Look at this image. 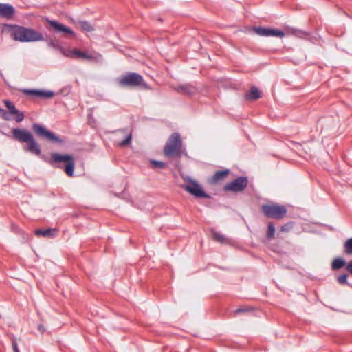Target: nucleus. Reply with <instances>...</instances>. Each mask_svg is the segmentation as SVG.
<instances>
[{"label": "nucleus", "mask_w": 352, "mask_h": 352, "mask_svg": "<svg viewBox=\"0 0 352 352\" xmlns=\"http://www.w3.org/2000/svg\"><path fill=\"white\" fill-rule=\"evenodd\" d=\"M12 39L22 43L35 42L44 40L43 34L32 28L13 25L10 29Z\"/></svg>", "instance_id": "f257e3e1"}, {"label": "nucleus", "mask_w": 352, "mask_h": 352, "mask_svg": "<svg viewBox=\"0 0 352 352\" xmlns=\"http://www.w3.org/2000/svg\"><path fill=\"white\" fill-rule=\"evenodd\" d=\"M13 138L22 143H27L25 151L37 156L41 155V149L39 144L36 141L32 134L27 129L14 128L12 131Z\"/></svg>", "instance_id": "f03ea898"}, {"label": "nucleus", "mask_w": 352, "mask_h": 352, "mask_svg": "<svg viewBox=\"0 0 352 352\" xmlns=\"http://www.w3.org/2000/svg\"><path fill=\"white\" fill-rule=\"evenodd\" d=\"M184 152L180 135L178 133H173L164 148V155L169 158H180Z\"/></svg>", "instance_id": "7ed1b4c3"}, {"label": "nucleus", "mask_w": 352, "mask_h": 352, "mask_svg": "<svg viewBox=\"0 0 352 352\" xmlns=\"http://www.w3.org/2000/svg\"><path fill=\"white\" fill-rule=\"evenodd\" d=\"M262 212L267 218L281 219L287 213L286 207L283 205L273 203L262 206Z\"/></svg>", "instance_id": "20e7f679"}, {"label": "nucleus", "mask_w": 352, "mask_h": 352, "mask_svg": "<svg viewBox=\"0 0 352 352\" xmlns=\"http://www.w3.org/2000/svg\"><path fill=\"white\" fill-rule=\"evenodd\" d=\"M64 162L65 164L64 170L65 173L72 177L74 175V160L73 156L69 155H60L57 153H53L51 155V161L50 163L54 166L55 163Z\"/></svg>", "instance_id": "39448f33"}, {"label": "nucleus", "mask_w": 352, "mask_h": 352, "mask_svg": "<svg viewBox=\"0 0 352 352\" xmlns=\"http://www.w3.org/2000/svg\"><path fill=\"white\" fill-rule=\"evenodd\" d=\"M184 179L188 182L187 185H183L182 188L186 192L197 198H210V195L204 192L202 186L191 177H187Z\"/></svg>", "instance_id": "423d86ee"}, {"label": "nucleus", "mask_w": 352, "mask_h": 352, "mask_svg": "<svg viewBox=\"0 0 352 352\" xmlns=\"http://www.w3.org/2000/svg\"><path fill=\"white\" fill-rule=\"evenodd\" d=\"M32 129L35 134L40 138L50 140L54 143H61L62 140L54 133L38 123H34Z\"/></svg>", "instance_id": "0eeeda50"}, {"label": "nucleus", "mask_w": 352, "mask_h": 352, "mask_svg": "<svg viewBox=\"0 0 352 352\" xmlns=\"http://www.w3.org/2000/svg\"><path fill=\"white\" fill-rule=\"evenodd\" d=\"M143 77L135 72L127 73L118 79L120 85L123 87H137L142 85Z\"/></svg>", "instance_id": "6e6552de"}, {"label": "nucleus", "mask_w": 352, "mask_h": 352, "mask_svg": "<svg viewBox=\"0 0 352 352\" xmlns=\"http://www.w3.org/2000/svg\"><path fill=\"white\" fill-rule=\"evenodd\" d=\"M248 184L247 177L241 176L237 177L233 182L228 183L223 188L225 191L239 192L243 191Z\"/></svg>", "instance_id": "1a4fd4ad"}, {"label": "nucleus", "mask_w": 352, "mask_h": 352, "mask_svg": "<svg viewBox=\"0 0 352 352\" xmlns=\"http://www.w3.org/2000/svg\"><path fill=\"white\" fill-rule=\"evenodd\" d=\"M20 91L28 96L41 99H49L55 95L54 92L51 90L21 89Z\"/></svg>", "instance_id": "9d476101"}, {"label": "nucleus", "mask_w": 352, "mask_h": 352, "mask_svg": "<svg viewBox=\"0 0 352 352\" xmlns=\"http://www.w3.org/2000/svg\"><path fill=\"white\" fill-rule=\"evenodd\" d=\"M47 21L51 28H52L56 32L63 33L65 35H71L72 36H75L74 32L71 28L65 26V25L60 23L56 21L48 20Z\"/></svg>", "instance_id": "9b49d317"}, {"label": "nucleus", "mask_w": 352, "mask_h": 352, "mask_svg": "<svg viewBox=\"0 0 352 352\" xmlns=\"http://www.w3.org/2000/svg\"><path fill=\"white\" fill-rule=\"evenodd\" d=\"M3 103H4L5 106L7 107V109H8V112L10 113V115L15 116V117L13 119L16 122H21L24 120L25 116H24L23 113L19 111L11 101H10L8 100H5L3 101Z\"/></svg>", "instance_id": "f8f14e48"}, {"label": "nucleus", "mask_w": 352, "mask_h": 352, "mask_svg": "<svg viewBox=\"0 0 352 352\" xmlns=\"http://www.w3.org/2000/svg\"><path fill=\"white\" fill-rule=\"evenodd\" d=\"M81 55L82 59L89 60L95 63H101L103 60L102 54L94 50L84 52Z\"/></svg>", "instance_id": "ddd939ff"}, {"label": "nucleus", "mask_w": 352, "mask_h": 352, "mask_svg": "<svg viewBox=\"0 0 352 352\" xmlns=\"http://www.w3.org/2000/svg\"><path fill=\"white\" fill-rule=\"evenodd\" d=\"M175 90L178 93L190 96L193 95L197 92L196 87L190 84L178 85L177 87H175Z\"/></svg>", "instance_id": "4468645a"}, {"label": "nucleus", "mask_w": 352, "mask_h": 352, "mask_svg": "<svg viewBox=\"0 0 352 352\" xmlns=\"http://www.w3.org/2000/svg\"><path fill=\"white\" fill-rule=\"evenodd\" d=\"M14 13V8L12 6L0 3V16L10 18Z\"/></svg>", "instance_id": "2eb2a0df"}, {"label": "nucleus", "mask_w": 352, "mask_h": 352, "mask_svg": "<svg viewBox=\"0 0 352 352\" xmlns=\"http://www.w3.org/2000/svg\"><path fill=\"white\" fill-rule=\"evenodd\" d=\"M57 233V230L55 228H49L46 230H36L35 234L37 236H42L46 238H52Z\"/></svg>", "instance_id": "dca6fc26"}, {"label": "nucleus", "mask_w": 352, "mask_h": 352, "mask_svg": "<svg viewBox=\"0 0 352 352\" xmlns=\"http://www.w3.org/2000/svg\"><path fill=\"white\" fill-rule=\"evenodd\" d=\"M245 96L247 100H254L258 99L261 96V93L256 87L254 86L245 94Z\"/></svg>", "instance_id": "f3484780"}, {"label": "nucleus", "mask_w": 352, "mask_h": 352, "mask_svg": "<svg viewBox=\"0 0 352 352\" xmlns=\"http://www.w3.org/2000/svg\"><path fill=\"white\" fill-rule=\"evenodd\" d=\"M124 135V139L118 143L120 146L124 147L131 144L132 140L131 133H128L126 129H122L119 131Z\"/></svg>", "instance_id": "a211bd4d"}, {"label": "nucleus", "mask_w": 352, "mask_h": 352, "mask_svg": "<svg viewBox=\"0 0 352 352\" xmlns=\"http://www.w3.org/2000/svg\"><path fill=\"white\" fill-rule=\"evenodd\" d=\"M229 173V170H218L211 178L212 183H217L221 180H223L227 175Z\"/></svg>", "instance_id": "6ab92c4d"}, {"label": "nucleus", "mask_w": 352, "mask_h": 352, "mask_svg": "<svg viewBox=\"0 0 352 352\" xmlns=\"http://www.w3.org/2000/svg\"><path fill=\"white\" fill-rule=\"evenodd\" d=\"M211 234L212 239L220 243H226L228 241L226 236L218 232L214 229L211 230Z\"/></svg>", "instance_id": "aec40b11"}, {"label": "nucleus", "mask_w": 352, "mask_h": 352, "mask_svg": "<svg viewBox=\"0 0 352 352\" xmlns=\"http://www.w3.org/2000/svg\"><path fill=\"white\" fill-rule=\"evenodd\" d=\"M346 265V261L342 257L336 258L331 264V268L333 270H336L342 268Z\"/></svg>", "instance_id": "412c9836"}, {"label": "nucleus", "mask_w": 352, "mask_h": 352, "mask_svg": "<svg viewBox=\"0 0 352 352\" xmlns=\"http://www.w3.org/2000/svg\"><path fill=\"white\" fill-rule=\"evenodd\" d=\"M78 23L83 31L93 32L95 30L94 26L87 21L81 20Z\"/></svg>", "instance_id": "4be33fe9"}, {"label": "nucleus", "mask_w": 352, "mask_h": 352, "mask_svg": "<svg viewBox=\"0 0 352 352\" xmlns=\"http://www.w3.org/2000/svg\"><path fill=\"white\" fill-rule=\"evenodd\" d=\"M254 31L261 36H269L270 28L263 27H254Z\"/></svg>", "instance_id": "5701e85b"}, {"label": "nucleus", "mask_w": 352, "mask_h": 352, "mask_svg": "<svg viewBox=\"0 0 352 352\" xmlns=\"http://www.w3.org/2000/svg\"><path fill=\"white\" fill-rule=\"evenodd\" d=\"M47 43V45L50 47H52L56 50H59L61 47V45L60 42L56 38H50L46 41Z\"/></svg>", "instance_id": "b1692460"}, {"label": "nucleus", "mask_w": 352, "mask_h": 352, "mask_svg": "<svg viewBox=\"0 0 352 352\" xmlns=\"http://www.w3.org/2000/svg\"><path fill=\"white\" fill-rule=\"evenodd\" d=\"M292 32L294 36L298 38H307L309 36V34L307 32L298 29H292Z\"/></svg>", "instance_id": "393cba45"}, {"label": "nucleus", "mask_w": 352, "mask_h": 352, "mask_svg": "<svg viewBox=\"0 0 352 352\" xmlns=\"http://www.w3.org/2000/svg\"><path fill=\"white\" fill-rule=\"evenodd\" d=\"M285 36V33L282 30H279L277 29H270V34L269 36H275L282 38Z\"/></svg>", "instance_id": "a878e982"}, {"label": "nucleus", "mask_w": 352, "mask_h": 352, "mask_svg": "<svg viewBox=\"0 0 352 352\" xmlns=\"http://www.w3.org/2000/svg\"><path fill=\"white\" fill-rule=\"evenodd\" d=\"M275 234V226L272 223L268 224V228L267 232V238L272 239L274 237Z\"/></svg>", "instance_id": "bb28decb"}, {"label": "nucleus", "mask_w": 352, "mask_h": 352, "mask_svg": "<svg viewBox=\"0 0 352 352\" xmlns=\"http://www.w3.org/2000/svg\"><path fill=\"white\" fill-rule=\"evenodd\" d=\"M151 164L153 165L154 168L163 169L167 166V164L163 162L151 160Z\"/></svg>", "instance_id": "cd10ccee"}, {"label": "nucleus", "mask_w": 352, "mask_h": 352, "mask_svg": "<svg viewBox=\"0 0 352 352\" xmlns=\"http://www.w3.org/2000/svg\"><path fill=\"white\" fill-rule=\"evenodd\" d=\"M344 252L347 254H352V237L344 243Z\"/></svg>", "instance_id": "c85d7f7f"}, {"label": "nucleus", "mask_w": 352, "mask_h": 352, "mask_svg": "<svg viewBox=\"0 0 352 352\" xmlns=\"http://www.w3.org/2000/svg\"><path fill=\"white\" fill-rule=\"evenodd\" d=\"M0 118H3L4 120L10 121L12 120V118L10 115V113L6 111L5 109L0 107Z\"/></svg>", "instance_id": "c756f323"}, {"label": "nucleus", "mask_w": 352, "mask_h": 352, "mask_svg": "<svg viewBox=\"0 0 352 352\" xmlns=\"http://www.w3.org/2000/svg\"><path fill=\"white\" fill-rule=\"evenodd\" d=\"M60 52L66 57L72 58V50H68L61 46Z\"/></svg>", "instance_id": "7c9ffc66"}, {"label": "nucleus", "mask_w": 352, "mask_h": 352, "mask_svg": "<svg viewBox=\"0 0 352 352\" xmlns=\"http://www.w3.org/2000/svg\"><path fill=\"white\" fill-rule=\"evenodd\" d=\"M84 52L80 51L77 49L72 50V58H81Z\"/></svg>", "instance_id": "2f4dec72"}, {"label": "nucleus", "mask_w": 352, "mask_h": 352, "mask_svg": "<svg viewBox=\"0 0 352 352\" xmlns=\"http://www.w3.org/2000/svg\"><path fill=\"white\" fill-rule=\"evenodd\" d=\"M348 275L346 274H343L338 277V281L340 284H345L347 282Z\"/></svg>", "instance_id": "473e14b6"}, {"label": "nucleus", "mask_w": 352, "mask_h": 352, "mask_svg": "<svg viewBox=\"0 0 352 352\" xmlns=\"http://www.w3.org/2000/svg\"><path fill=\"white\" fill-rule=\"evenodd\" d=\"M292 228V223H288L281 227V231L288 232Z\"/></svg>", "instance_id": "72a5a7b5"}, {"label": "nucleus", "mask_w": 352, "mask_h": 352, "mask_svg": "<svg viewBox=\"0 0 352 352\" xmlns=\"http://www.w3.org/2000/svg\"><path fill=\"white\" fill-rule=\"evenodd\" d=\"M250 310V309L249 308H239L234 311V314L236 315L239 313L247 312L249 311Z\"/></svg>", "instance_id": "f704fd0d"}, {"label": "nucleus", "mask_w": 352, "mask_h": 352, "mask_svg": "<svg viewBox=\"0 0 352 352\" xmlns=\"http://www.w3.org/2000/svg\"><path fill=\"white\" fill-rule=\"evenodd\" d=\"M12 347L14 352H20L17 346V343L15 341H12Z\"/></svg>", "instance_id": "c9c22d12"}, {"label": "nucleus", "mask_w": 352, "mask_h": 352, "mask_svg": "<svg viewBox=\"0 0 352 352\" xmlns=\"http://www.w3.org/2000/svg\"><path fill=\"white\" fill-rule=\"evenodd\" d=\"M346 270L352 274V261L347 264Z\"/></svg>", "instance_id": "e433bc0d"}, {"label": "nucleus", "mask_w": 352, "mask_h": 352, "mask_svg": "<svg viewBox=\"0 0 352 352\" xmlns=\"http://www.w3.org/2000/svg\"><path fill=\"white\" fill-rule=\"evenodd\" d=\"M38 329L39 331H41V333H43L45 331V327H43V325L42 324H38Z\"/></svg>", "instance_id": "4c0bfd02"}]
</instances>
